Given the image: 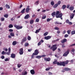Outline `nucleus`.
<instances>
[{
    "label": "nucleus",
    "mask_w": 75,
    "mask_h": 75,
    "mask_svg": "<svg viewBox=\"0 0 75 75\" xmlns=\"http://www.w3.org/2000/svg\"><path fill=\"white\" fill-rule=\"evenodd\" d=\"M39 54V50L36 49L35 51V53L33 54L31 56V59H33L34 58V55H37Z\"/></svg>",
    "instance_id": "f257e3e1"
},
{
    "label": "nucleus",
    "mask_w": 75,
    "mask_h": 75,
    "mask_svg": "<svg viewBox=\"0 0 75 75\" xmlns=\"http://www.w3.org/2000/svg\"><path fill=\"white\" fill-rule=\"evenodd\" d=\"M68 62H69V61L68 60L61 62V66L65 67L66 65H67L68 64Z\"/></svg>",
    "instance_id": "f03ea898"
},
{
    "label": "nucleus",
    "mask_w": 75,
    "mask_h": 75,
    "mask_svg": "<svg viewBox=\"0 0 75 75\" xmlns=\"http://www.w3.org/2000/svg\"><path fill=\"white\" fill-rule=\"evenodd\" d=\"M57 45L55 44L53 45L52 46L50 47L51 50L52 49L53 51H55L57 49Z\"/></svg>",
    "instance_id": "7ed1b4c3"
},
{
    "label": "nucleus",
    "mask_w": 75,
    "mask_h": 75,
    "mask_svg": "<svg viewBox=\"0 0 75 75\" xmlns=\"http://www.w3.org/2000/svg\"><path fill=\"white\" fill-rule=\"evenodd\" d=\"M69 51H70V50L69 49H68L67 51L64 53L63 56V57H67V55L69 54Z\"/></svg>",
    "instance_id": "20e7f679"
},
{
    "label": "nucleus",
    "mask_w": 75,
    "mask_h": 75,
    "mask_svg": "<svg viewBox=\"0 0 75 75\" xmlns=\"http://www.w3.org/2000/svg\"><path fill=\"white\" fill-rule=\"evenodd\" d=\"M14 27L16 28V29L18 30H20V29H21L23 28V26H20L19 25L17 26L16 24H15L14 25Z\"/></svg>",
    "instance_id": "39448f33"
},
{
    "label": "nucleus",
    "mask_w": 75,
    "mask_h": 75,
    "mask_svg": "<svg viewBox=\"0 0 75 75\" xmlns=\"http://www.w3.org/2000/svg\"><path fill=\"white\" fill-rule=\"evenodd\" d=\"M26 41H27V38L26 37L23 38L22 39V41L21 42V44H22V45H23V43L24 42H25Z\"/></svg>",
    "instance_id": "423d86ee"
},
{
    "label": "nucleus",
    "mask_w": 75,
    "mask_h": 75,
    "mask_svg": "<svg viewBox=\"0 0 75 75\" xmlns=\"http://www.w3.org/2000/svg\"><path fill=\"white\" fill-rule=\"evenodd\" d=\"M19 51H20V52H19V53L20 55H23V52H23V48H20L19 49Z\"/></svg>",
    "instance_id": "0eeeda50"
},
{
    "label": "nucleus",
    "mask_w": 75,
    "mask_h": 75,
    "mask_svg": "<svg viewBox=\"0 0 75 75\" xmlns=\"http://www.w3.org/2000/svg\"><path fill=\"white\" fill-rule=\"evenodd\" d=\"M70 20H72L74 18V17L75 16V14L74 13H70Z\"/></svg>",
    "instance_id": "6e6552de"
},
{
    "label": "nucleus",
    "mask_w": 75,
    "mask_h": 75,
    "mask_svg": "<svg viewBox=\"0 0 75 75\" xmlns=\"http://www.w3.org/2000/svg\"><path fill=\"white\" fill-rule=\"evenodd\" d=\"M51 36H46L44 37L45 39V40H50V39H51Z\"/></svg>",
    "instance_id": "1a4fd4ad"
},
{
    "label": "nucleus",
    "mask_w": 75,
    "mask_h": 75,
    "mask_svg": "<svg viewBox=\"0 0 75 75\" xmlns=\"http://www.w3.org/2000/svg\"><path fill=\"white\" fill-rule=\"evenodd\" d=\"M44 59L45 61H50L51 60V59L50 57L48 58H46V57H44Z\"/></svg>",
    "instance_id": "9d476101"
},
{
    "label": "nucleus",
    "mask_w": 75,
    "mask_h": 75,
    "mask_svg": "<svg viewBox=\"0 0 75 75\" xmlns=\"http://www.w3.org/2000/svg\"><path fill=\"white\" fill-rule=\"evenodd\" d=\"M67 41V40L66 39H64L63 40H61V42L62 44H64V42H66Z\"/></svg>",
    "instance_id": "9b49d317"
},
{
    "label": "nucleus",
    "mask_w": 75,
    "mask_h": 75,
    "mask_svg": "<svg viewBox=\"0 0 75 75\" xmlns=\"http://www.w3.org/2000/svg\"><path fill=\"white\" fill-rule=\"evenodd\" d=\"M11 57L12 58H16V54L12 53L11 54Z\"/></svg>",
    "instance_id": "f8f14e48"
},
{
    "label": "nucleus",
    "mask_w": 75,
    "mask_h": 75,
    "mask_svg": "<svg viewBox=\"0 0 75 75\" xmlns=\"http://www.w3.org/2000/svg\"><path fill=\"white\" fill-rule=\"evenodd\" d=\"M30 17V15L28 14L26 15L24 17L25 19H28Z\"/></svg>",
    "instance_id": "ddd939ff"
},
{
    "label": "nucleus",
    "mask_w": 75,
    "mask_h": 75,
    "mask_svg": "<svg viewBox=\"0 0 75 75\" xmlns=\"http://www.w3.org/2000/svg\"><path fill=\"white\" fill-rule=\"evenodd\" d=\"M62 13H61L59 14L58 16H56V17L57 18H60L62 17Z\"/></svg>",
    "instance_id": "4468645a"
},
{
    "label": "nucleus",
    "mask_w": 75,
    "mask_h": 75,
    "mask_svg": "<svg viewBox=\"0 0 75 75\" xmlns=\"http://www.w3.org/2000/svg\"><path fill=\"white\" fill-rule=\"evenodd\" d=\"M30 73L32 75H34L35 74V71L33 69L31 70L30 71Z\"/></svg>",
    "instance_id": "2eb2a0df"
},
{
    "label": "nucleus",
    "mask_w": 75,
    "mask_h": 75,
    "mask_svg": "<svg viewBox=\"0 0 75 75\" xmlns=\"http://www.w3.org/2000/svg\"><path fill=\"white\" fill-rule=\"evenodd\" d=\"M30 8H26L25 10V11L26 13H28V12H29V11H30Z\"/></svg>",
    "instance_id": "dca6fc26"
},
{
    "label": "nucleus",
    "mask_w": 75,
    "mask_h": 75,
    "mask_svg": "<svg viewBox=\"0 0 75 75\" xmlns=\"http://www.w3.org/2000/svg\"><path fill=\"white\" fill-rule=\"evenodd\" d=\"M17 44V42L16 41H14L13 42L12 45H16Z\"/></svg>",
    "instance_id": "f3484780"
},
{
    "label": "nucleus",
    "mask_w": 75,
    "mask_h": 75,
    "mask_svg": "<svg viewBox=\"0 0 75 75\" xmlns=\"http://www.w3.org/2000/svg\"><path fill=\"white\" fill-rule=\"evenodd\" d=\"M69 9L71 11H72L73 10H74V7L73 6H71V7H69Z\"/></svg>",
    "instance_id": "a211bd4d"
},
{
    "label": "nucleus",
    "mask_w": 75,
    "mask_h": 75,
    "mask_svg": "<svg viewBox=\"0 0 75 75\" xmlns=\"http://www.w3.org/2000/svg\"><path fill=\"white\" fill-rule=\"evenodd\" d=\"M30 24H33L34 23V20L33 19L30 20Z\"/></svg>",
    "instance_id": "6ab92c4d"
},
{
    "label": "nucleus",
    "mask_w": 75,
    "mask_h": 75,
    "mask_svg": "<svg viewBox=\"0 0 75 75\" xmlns=\"http://www.w3.org/2000/svg\"><path fill=\"white\" fill-rule=\"evenodd\" d=\"M56 13V12H54L53 13H52V17H55Z\"/></svg>",
    "instance_id": "aec40b11"
},
{
    "label": "nucleus",
    "mask_w": 75,
    "mask_h": 75,
    "mask_svg": "<svg viewBox=\"0 0 75 75\" xmlns=\"http://www.w3.org/2000/svg\"><path fill=\"white\" fill-rule=\"evenodd\" d=\"M64 69V71H69V70H70V69H71L68 68H65Z\"/></svg>",
    "instance_id": "412c9836"
},
{
    "label": "nucleus",
    "mask_w": 75,
    "mask_h": 75,
    "mask_svg": "<svg viewBox=\"0 0 75 75\" xmlns=\"http://www.w3.org/2000/svg\"><path fill=\"white\" fill-rule=\"evenodd\" d=\"M66 6L65 5H64L62 7V9H65L66 8Z\"/></svg>",
    "instance_id": "4be33fe9"
},
{
    "label": "nucleus",
    "mask_w": 75,
    "mask_h": 75,
    "mask_svg": "<svg viewBox=\"0 0 75 75\" xmlns=\"http://www.w3.org/2000/svg\"><path fill=\"white\" fill-rule=\"evenodd\" d=\"M71 35H74V34H75V30H73L71 32Z\"/></svg>",
    "instance_id": "5701e85b"
},
{
    "label": "nucleus",
    "mask_w": 75,
    "mask_h": 75,
    "mask_svg": "<svg viewBox=\"0 0 75 75\" xmlns=\"http://www.w3.org/2000/svg\"><path fill=\"white\" fill-rule=\"evenodd\" d=\"M5 7L6 8H10V6L8 4H6Z\"/></svg>",
    "instance_id": "b1692460"
},
{
    "label": "nucleus",
    "mask_w": 75,
    "mask_h": 75,
    "mask_svg": "<svg viewBox=\"0 0 75 75\" xmlns=\"http://www.w3.org/2000/svg\"><path fill=\"white\" fill-rule=\"evenodd\" d=\"M58 4H54V6H53V7L54 8H57V7H58Z\"/></svg>",
    "instance_id": "393cba45"
},
{
    "label": "nucleus",
    "mask_w": 75,
    "mask_h": 75,
    "mask_svg": "<svg viewBox=\"0 0 75 75\" xmlns=\"http://www.w3.org/2000/svg\"><path fill=\"white\" fill-rule=\"evenodd\" d=\"M8 27L10 28H13V25L12 24H10L9 25Z\"/></svg>",
    "instance_id": "a878e982"
},
{
    "label": "nucleus",
    "mask_w": 75,
    "mask_h": 75,
    "mask_svg": "<svg viewBox=\"0 0 75 75\" xmlns=\"http://www.w3.org/2000/svg\"><path fill=\"white\" fill-rule=\"evenodd\" d=\"M10 35L11 36H12V37H14V34L13 33H10Z\"/></svg>",
    "instance_id": "bb28decb"
},
{
    "label": "nucleus",
    "mask_w": 75,
    "mask_h": 75,
    "mask_svg": "<svg viewBox=\"0 0 75 75\" xmlns=\"http://www.w3.org/2000/svg\"><path fill=\"white\" fill-rule=\"evenodd\" d=\"M25 8H24L21 11V13H24L25 11Z\"/></svg>",
    "instance_id": "cd10ccee"
},
{
    "label": "nucleus",
    "mask_w": 75,
    "mask_h": 75,
    "mask_svg": "<svg viewBox=\"0 0 75 75\" xmlns=\"http://www.w3.org/2000/svg\"><path fill=\"white\" fill-rule=\"evenodd\" d=\"M36 57V58L40 59L41 57V56H37Z\"/></svg>",
    "instance_id": "c85d7f7f"
},
{
    "label": "nucleus",
    "mask_w": 75,
    "mask_h": 75,
    "mask_svg": "<svg viewBox=\"0 0 75 75\" xmlns=\"http://www.w3.org/2000/svg\"><path fill=\"white\" fill-rule=\"evenodd\" d=\"M48 32H46L44 33L43 35L44 36H46L48 35Z\"/></svg>",
    "instance_id": "c756f323"
},
{
    "label": "nucleus",
    "mask_w": 75,
    "mask_h": 75,
    "mask_svg": "<svg viewBox=\"0 0 75 75\" xmlns=\"http://www.w3.org/2000/svg\"><path fill=\"white\" fill-rule=\"evenodd\" d=\"M27 39L29 41H30V40H31V37L30 36H28L27 37Z\"/></svg>",
    "instance_id": "7c9ffc66"
},
{
    "label": "nucleus",
    "mask_w": 75,
    "mask_h": 75,
    "mask_svg": "<svg viewBox=\"0 0 75 75\" xmlns=\"http://www.w3.org/2000/svg\"><path fill=\"white\" fill-rule=\"evenodd\" d=\"M71 30H68L67 31V32L68 33V34H71Z\"/></svg>",
    "instance_id": "2f4dec72"
},
{
    "label": "nucleus",
    "mask_w": 75,
    "mask_h": 75,
    "mask_svg": "<svg viewBox=\"0 0 75 75\" xmlns=\"http://www.w3.org/2000/svg\"><path fill=\"white\" fill-rule=\"evenodd\" d=\"M52 20V18L50 19V18H48L47 20V22H49V21H50V20Z\"/></svg>",
    "instance_id": "473e14b6"
},
{
    "label": "nucleus",
    "mask_w": 75,
    "mask_h": 75,
    "mask_svg": "<svg viewBox=\"0 0 75 75\" xmlns=\"http://www.w3.org/2000/svg\"><path fill=\"white\" fill-rule=\"evenodd\" d=\"M8 16V14H5L4 15V17H5V18H7Z\"/></svg>",
    "instance_id": "72a5a7b5"
},
{
    "label": "nucleus",
    "mask_w": 75,
    "mask_h": 75,
    "mask_svg": "<svg viewBox=\"0 0 75 75\" xmlns=\"http://www.w3.org/2000/svg\"><path fill=\"white\" fill-rule=\"evenodd\" d=\"M51 4L52 6H54V1H52L51 2Z\"/></svg>",
    "instance_id": "f704fd0d"
},
{
    "label": "nucleus",
    "mask_w": 75,
    "mask_h": 75,
    "mask_svg": "<svg viewBox=\"0 0 75 75\" xmlns=\"http://www.w3.org/2000/svg\"><path fill=\"white\" fill-rule=\"evenodd\" d=\"M54 30H59V28L56 27L54 28Z\"/></svg>",
    "instance_id": "c9c22d12"
},
{
    "label": "nucleus",
    "mask_w": 75,
    "mask_h": 75,
    "mask_svg": "<svg viewBox=\"0 0 75 75\" xmlns=\"http://www.w3.org/2000/svg\"><path fill=\"white\" fill-rule=\"evenodd\" d=\"M55 24H62V23H59L57 22H55Z\"/></svg>",
    "instance_id": "e433bc0d"
},
{
    "label": "nucleus",
    "mask_w": 75,
    "mask_h": 75,
    "mask_svg": "<svg viewBox=\"0 0 75 75\" xmlns=\"http://www.w3.org/2000/svg\"><path fill=\"white\" fill-rule=\"evenodd\" d=\"M57 65H59L60 66H61V62H57Z\"/></svg>",
    "instance_id": "4c0bfd02"
},
{
    "label": "nucleus",
    "mask_w": 75,
    "mask_h": 75,
    "mask_svg": "<svg viewBox=\"0 0 75 75\" xmlns=\"http://www.w3.org/2000/svg\"><path fill=\"white\" fill-rule=\"evenodd\" d=\"M3 50H4V51H5L6 52H7V51H8V49H7V48H4L3 49Z\"/></svg>",
    "instance_id": "58836bf2"
},
{
    "label": "nucleus",
    "mask_w": 75,
    "mask_h": 75,
    "mask_svg": "<svg viewBox=\"0 0 75 75\" xmlns=\"http://www.w3.org/2000/svg\"><path fill=\"white\" fill-rule=\"evenodd\" d=\"M57 61H54L53 62V64H57L58 62H57Z\"/></svg>",
    "instance_id": "ea45409f"
},
{
    "label": "nucleus",
    "mask_w": 75,
    "mask_h": 75,
    "mask_svg": "<svg viewBox=\"0 0 75 75\" xmlns=\"http://www.w3.org/2000/svg\"><path fill=\"white\" fill-rule=\"evenodd\" d=\"M25 47H27V46H28V43H27L26 42L25 43Z\"/></svg>",
    "instance_id": "a19ab883"
},
{
    "label": "nucleus",
    "mask_w": 75,
    "mask_h": 75,
    "mask_svg": "<svg viewBox=\"0 0 75 75\" xmlns=\"http://www.w3.org/2000/svg\"><path fill=\"white\" fill-rule=\"evenodd\" d=\"M35 21H36L35 22H37V23H38V22H39V19L37 18L36 19Z\"/></svg>",
    "instance_id": "79ce46f5"
},
{
    "label": "nucleus",
    "mask_w": 75,
    "mask_h": 75,
    "mask_svg": "<svg viewBox=\"0 0 75 75\" xmlns=\"http://www.w3.org/2000/svg\"><path fill=\"white\" fill-rule=\"evenodd\" d=\"M17 65L18 68H20V67H21V65L20 64H18Z\"/></svg>",
    "instance_id": "37998d69"
},
{
    "label": "nucleus",
    "mask_w": 75,
    "mask_h": 75,
    "mask_svg": "<svg viewBox=\"0 0 75 75\" xmlns=\"http://www.w3.org/2000/svg\"><path fill=\"white\" fill-rule=\"evenodd\" d=\"M59 14V11H58L56 12V15H58V14Z\"/></svg>",
    "instance_id": "c03bdc74"
},
{
    "label": "nucleus",
    "mask_w": 75,
    "mask_h": 75,
    "mask_svg": "<svg viewBox=\"0 0 75 75\" xmlns=\"http://www.w3.org/2000/svg\"><path fill=\"white\" fill-rule=\"evenodd\" d=\"M50 69H51L50 68H46L45 69V70L46 71H49V70H50Z\"/></svg>",
    "instance_id": "a18cd8bd"
},
{
    "label": "nucleus",
    "mask_w": 75,
    "mask_h": 75,
    "mask_svg": "<svg viewBox=\"0 0 75 75\" xmlns=\"http://www.w3.org/2000/svg\"><path fill=\"white\" fill-rule=\"evenodd\" d=\"M1 58L2 59H4V58H5V57L4 56H2L1 57Z\"/></svg>",
    "instance_id": "49530a36"
},
{
    "label": "nucleus",
    "mask_w": 75,
    "mask_h": 75,
    "mask_svg": "<svg viewBox=\"0 0 75 75\" xmlns=\"http://www.w3.org/2000/svg\"><path fill=\"white\" fill-rule=\"evenodd\" d=\"M10 52H7L6 54H7L8 55H10Z\"/></svg>",
    "instance_id": "de8ad7c7"
},
{
    "label": "nucleus",
    "mask_w": 75,
    "mask_h": 75,
    "mask_svg": "<svg viewBox=\"0 0 75 75\" xmlns=\"http://www.w3.org/2000/svg\"><path fill=\"white\" fill-rule=\"evenodd\" d=\"M4 18L3 17L1 18V21H4Z\"/></svg>",
    "instance_id": "09e8293b"
},
{
    "label": "nucleus",
    "mask_w": 75,
    "mask_h": 75,
    "mask_svg": "<svg viewBox=\"0 0 75 75\" xmlns=\"http://www.w3.org/2000/svg\"><path fill=\"white\" fill-rule=\"evenodd\" d=\"M32 50H33V49H28V52H31V51H32Z\"/></svg>",
    "instance_id": "8fccbe9b"
},
{
    "label": "nucleus",
    "mask_w": 75,
    "mask_h": 75,
    "mask_svg": "<svg viewBox=\"0 0 75 75\" xmlns=\"http://www.w3.org/2000/svg\"><path fill=\"white\" fill-rule=\"evenodd\" d=\"M68 36H69V35H68L66 34L64 35V37H65V38H67V37H68Z\"/></svg>",
    "instance_id": "3c124183"
},
{
    "label": "nucleus",
    "mask_w": 75,
    "mask_h": 75,
    "mask_svg": "<svg viewBox=\"0 0 75 75\" xmlns=\"http://www.w3.org/2000/svg\"><path fill=\"white\" fill-rule=\"evenodd\" d=\"M39 32H40V31H39L38 30H36L35 33H36V34H37V33H39Z\"/></svg>",
    "instance_id": "603ef678"
},
{
    "label": "nucleus",
    "mask_w": 75,
    "mask_h": 75,
    "mask_svg": "<svg viewBox=\"0 0 75 75\" xmlns=\"http://www.w3.org/2000/svg\"><path fill=\"white\" fill-rule=\"evenodd\" d=\"M8 52H11V48L10 47H9L8 48Z\"/></svg>",
    "instance_id": "864d4df0"
},
{
    "label": "nucleus",
    "mask_w": 75,
    "mask_h": 75,
    "mask_svg": "<svg viewBox=\"0 0 75 75\" xmlns=\"http://www.w3.org/2000/svg\"><path fill=\"white\" fill-rule=\"evenodd\" d=\"M1 54H2V55H4V54H5V52H4V51H3L2 52Z\"/></svg>",
    "instance_id": "5fc2aeb1"
},
{
    "label": "nucleus",
    "mask_w": 75,
    "mask_h": 75,
    "mask_svg": "<svg viewBox=\"0 0 75 75\" xmlns=\"http://www.w3.org/2000/svg\"><path fill=\"white\" fill-rule=\"evenodd\" d=\"M9 32H13V29H10L9 30Z\"/></svg>",
    "instance_id": "6e6d98bb"
},
{
    "label": "nucleus",
    "mask_w": 75,
    "mask_h": 75,
    "mask_svg": "<svg viewBox=\"0 0 75 75\" xmlns=\"http://www.w3.org/2000/svg\"><path fill=\"white\" fill-rule=\"evenodd\" d=\"M5 61H8V59L6 58L4 59Z\"/></svg>",
    "instance_id": "4d7b16f0"
},
{
    "label": "nucleus",
    "mask_w": 75,
    "mask_h": 75,
    "mask_svg": "<svg viewBox=\"0 0 75 75\" xmlns=\"http://www.w3.org/2000/svg\"><path fill=\"white\" fill-rule=\"evenodd\" d=\"M69 21L68 20V19H67L66 21V23H69Z\"/></svg>",
    "instance_id": "13d9d810"
},
{
    "label": "nucleus",
    "mask_w": 75,
    "mask_h": 75,
    "mask_svg": "<svg viewBox=\"0 0 75 75\" xmlns=\"http://www.w3.org/2000/svg\"><path fill=\"white\" fill-rule=\"evenodd\" d=\"M61 2L60 1H59L58 2V5H59V4H61Z\"/></svg>",
    "instance_id": "bf43d9fd"
},
{
    "label": "nucleus",
    "mask_w": 75,
    "mask_h": 75,
    "mask_svg": "<svg viewBox=\"0 0 75 75\" xmlns=\"http://www.w3.org/2000/svg\"><path fill=\"white\" fill-rule=\"evenodd\" d=\"M41 44V42H40V41L38 43V46H39V45H40Z\"/></svg>",
    "instance_id": "052dcab7"
},
{
    "label": "nucleus",
    "mask_w": 75,
    "mask_h": 75,
    "mask_svg": "<svg viewBox=\"0 0 75 75\" xmlns=\"http://www.w3.org/2000/svg\"><path fill=\"white\" fill-rule=\"evenodd\" d=\"M46 16H42V19H45V18H46Z\"/></svg>",
    "instance_id": "680f3d73"
},
{
    "label": "nucleus",
    "mask_w": 75,
    "mask_h": 75,
    "mask_svg": "<svg viewBox=\"0 0 75 75\" xmlns=\"http://www.w3.org/2000/svg\"><path fill=\"white\" fill-rule=\"evenodd\" d=\"M39 2V1H38L37 2H35V3H36L37 5H38L39 4V3H38Z\"/></svg>",
    "instance_id": "e2e57ef3"
},
{
    "label": "nucleus",
    "mask_w": 75,
    "mask_h": 75,
    "mask_svg": "<svg viewBox=\"0 0 75 75\" xmlns=\"http://www.w3.org/2000/svg\"><path fill=\"white\" fill-rule=\"evenodd\" d=\"M61 33V32L59 30H58L57 31V34H59V33Z\"/></svg>",
    "instance_id": "0e129e2a"
},
{
    "label": "nucleus",
    "mask_w": 75,
    "mask_h": 75,
    "mask_svg": "<svg viewBox=\"0 0 75 75\" xmlns=\"http://www.w3.org/2000/svg\"><path fill=\"white\" fill-rule=\"evenodd\" d=\"M71 47H72V46H75V43L73 44L72 45H70Z\"/></svg>",
    "instance_id": "69168bd1"
},
{
    "label": "nucleus",
    "mask_w": 75,
    "mask_h": 75,
    "mask_svg": "<svg viewBox=\"0 0 75 75\" xmlns=\"http://www.w3.org/2000/svg\"><path fill=\"white\" fill-rule=\"evenodd\" d=\"M69 24V25H72V23L71 22H69V23H68Z\"/></svg>",
    "instance_id": "338daca9"
},
{
    "label": "nucleus",
    "mask_w": 75,
    "mask_h": 75,
    "mask_svg": "<svg viewBox=\"0 0 75 75\" xmlns=\"http://www.w3.org/2000/svg\"><path fill=\"white\" fill-rule=\"evenodd\" d=\"M69 4L67 5V8H69Z\"/></svg>",
    "instance_id": "774afa93"
}]
</instances>
